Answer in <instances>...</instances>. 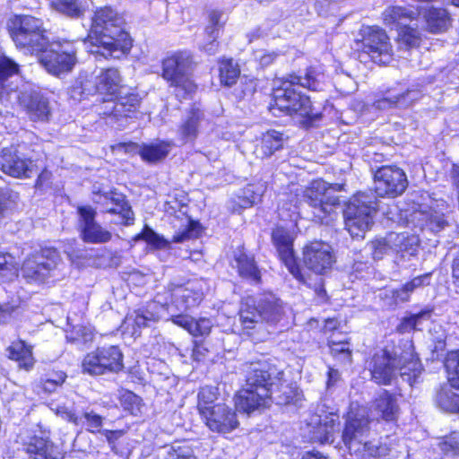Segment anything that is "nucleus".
Here are the masks:
<instances>
[{
    "mask_svg": "<svg viewBox=\"0 0 459 459\" xmlns=\"http://www.w3.org/2000/svg\"><path fill=\"white\" fill-rule=\"evenodd\" d=\"M283 372L267 362H252L246 375V385L235 396L238 411L250 413L260 407L267 406L272 401L289 403L290 395L281 394L284 387Z\"/></svg>",
    "mask_w": 459,
    "mask_h": 459,
    "instance_id": "obj_1",
    "label": "nucleus"
},
{
    "mask_svg": "<svg viewBox=\"0 0 459 459\" xmlns=\"http://www.w3.org/2000/svg\"><path fill=\"white\" fill-rule=\"evenodd\" d=\"M290 78L274 90L272 113L277 116L276 112L279 111L289 116L316 120L319 113L313 108L310 99L299 91L298 88L320 91L324 86L325 74L316 67H309L304 75H290Z\"/></svg>",
    "mask_w": 459,
    "mask_h": 459,
    "instance_id": "obj_2",
    "label": "nucleus"
},
{
    "mask_svg": "<svg viewBox=\"0 0 459 459\" xmlns=\"http://www.w3.org/2000/svg\"><path fill=\"white\" fill-rule=\"evenodd\" d=\"M124 18L114 9L104 7L92 18L91 32L95 35L94 48L90 51L104 58H120L132 47L129 34L123 29Z\"/></svg>",
    "mask_w": 459,
    "mask_h": 459,
    "instance_id": "obj_3",
    "label": "nucleus"
},
{
    "mask_svg": "<svg viewBox=\"0 0 459 459\" xmlns=\"http://www.w3.org/2000/svg\"><path fill=\"white\" fill-rule=\"evenodd\" d=\"M372 378L379 385H390L399 372L401 378L411 386L417 382L422 368L419 359L411 352H403L400 356L386 350L376 352L369 362Z\"/></svg>",
    "mask_w": 459,
    "mask_h": 459,
    "instance_id": "obj_4",
    "label": "nucleus"
},
{
    "mask_svg": "<svg viewBox=\"0 0 459 459\" xmlns=\"http://www.w3.org/2000/svg\"><path fill=\"white\" fill-rule=\"evenodd\" d=\"M9 35L17 49L26 55H38L48 46L41 19L29 14H15L7 22Z\"/></svg>",
    "mask_w": 459,
    "mask_h": 459,
    "instance_id": "obj_5",
    "label": "nucleus"
},
{
    "mask_svg": "<svg viewBox=\"0 0 459 459\" xmlns=\"http://www.w3.org/2000/svg\"><path fill=\"white\" fill-rule=\"evenodd\" d=\"M377 210V199L372 191L356 194L343 212L345 226L352 238H363L373 223Z\"/></svg>",
    "mask_w": 459,
    "mask_h": 459,
    "instance_id": "obj_6",
    "label": "nucleus"
},
{
    "mask_svg": "<svg viewBox=\"0 0 459 459\" xmlns=\"http://www.w3.org/2000/svg\"><path fill=\"white\" fill-rule=\"evenodd\" d=\"M192 70L193 58L187 51L177 52L162 62V76L175 88V94L178 99H186L197 88L191 78Z\"/></svg>",
    "mask_w": 459,
    "mask_h": 459,
    "instance_id": "obj_7",
    "label": "nucleus"
},
{
    "mask_svg": "<svg viewBox=\"0 0 459 459\" xmlns=\"http://www.w3.org/2000/svg\"><path fill=\"white\" fill-rule=\"evenodd\" d=\"M62 265L56 249L46 248L27 257L21 268L22 277L30 283H41L49 277L57 276Z\"/></svg>",
    "mask_w": 459,
    "mask_h": 459,
    "instance_id": "obj_8",
    "label": "nucleus"
},
{
    "mask_svg": "<svg viewBox=\"0 0 459 459\" xmlns=\"http://www.w3.org/2000/svg\"><path fill=\"white\" fill-rule=\"evenodd\" d=\"M340 185L332 186L324 180H315L304 192V200L313 209V214L321 223H328L326 217L332 214L333 207L340 204V199L333 193L340 190Z\"/></svg>",
    "mask_w": 459,
    "mask_h": 459,
    "instance_id": "obj_9",
    "label": "nucleus"
},
{
    "mask_svg": "<svg viewBox=\"0 0 459 459\" xmlns=\"http://www.w3.org/2000/svg\"><path fill=\"white\" fill-rule=\"evenodd\" d=\"M0 101L13 103L17 101L26 111L29 118L34 122H48L52 116L48 99L36 91H11L3 87Z\"/></svg>",
    "mask_w": 459,
    "mask_h": 459,
    "instance_id": "obj_10",
    "label": "nucleus"
},
{
    "mask_svg": "<svg viewBox=\"0 0 459 459\" xmlns=\"http://www.w3.org/2000/svg\"><path fill=\"white\" fill-rule=\"evenodd\" d=\"M76 48L69 41L49 43L37 56L48 73L58 75L69 72L77 62Z\"/></svg>",
    "mask_w": 459,
    "mask_h": 459,
    "instance_id": "obj_11",
    "label": "nucleus"
},
{
    "mask_svg": "<svg viewBox=\"0 0 459 459\" xmlns=\"http://www.w3.org/2000/svg\"><path fill=\"white\" fill-rule=\"evenodd\" d=\"M141 99L137 94L120 96L116 101H107L100 114L108 119V124L117 128L125 127L129 118H136Z\"/></svg>",
    "mask_w": 459,
    "mask_h": 459,
    "instance_id": "obj_12",
    "label": "nucleus"
},
{
    "mask_svg": "<svg viewBox=\"0 0 459 459\" xmlns=\"http://www.w3.org/2000/svg\"><path fill=\"white\" fill-rule=\"evenodd\" d=\"M375 193L381 197H396L408 186L403 170L396 166H383L374 173Z\"/></svg>",
    "mask_w": 459,
    "mask_h": 459,
    "instance_id": "obj_13",
    "label": "nucleus"
},
{
    "mask_svg": "<svg viewBox=\"0 0 459 459\" xmlns=\"http://www.w3.org/2000/svg\"><path fill=\"white\" fill-rule=\"evenodd\" d=\"M363 51L374 63L388 64L392 59V46L385 31L378 27L368 26L361 30Z\"/></svg>",
    "mask_w": 459,
    "mask_h": 459,
    "instance_id": "obj_14",
    "label": "nucleus"
},
{
    "mask_svg": "<svg viewBox=\"0 0 459 459\" xmlns=\"http://www.w3.org/2000/svg\"><path fill=\"white\" fill-rule=\"evenodd\" d=\"M21 149V146L4 148L0 154V169L13 178H30L34 169L33 161Z\"/></svg>",
    "mask_w": 459,
    "mask_h": 459,
    "instance_id": "obj_15",
    "label": "nucleus"
},
{
    "mask_svg": "<svg viewBox=\"0 0 459 459\" xmlns=\"http://www.w3.org/2000/svg\"><path fill=\"white\" fill-rule=\"evenodd\" d=\"M303 262L307 269L317 274H324L331 269L334 257L327 243L313 241L303 249Z\"/></svg>",
    "mask_w": 459,
    "mask_h": 459,
    "instance_id": "obj_16",
    "label": "nucleus"
},
{
    "mask_svg": "<svg viewBox=\"0 0 459 459\" xmlns=\"http://www.w3.org/2000/svg\"><path fill=\"white\" fill-rule=\"evenodd\" d=\"M272 240L277 249L281 261L289 272L299 281H303L301 270L297 264L293 251V238L283 227H277L272 232Z\"/></svg>",
    "mask_w": 459,
    "mask_h": 459,
    "instance_id": "obj_17",
    "label": "nucleus"
},
{
    "mask_svg": "<svg viewBox=\"0 0 459 459\" xmlns=\"http://www.w3.org/2000/svg\"><path fill=\"white\" fill-rule=\"evenodd\" d=\"M201 417L210 430L221 434L233 431L239 424L235 411L221 403H216Z\"/></svg>",
    "mask_w": 459,
    "mask_h": 459,
    "instance_id": "obj_18",
    "label": "nucleus"
},
{
    "mask_svg": "<svg viewBox=\"0 0 459 459\" xmlns=\"http://www.w3.org/2000/svg\"><path fill=\"white\" fill-rule=\"evenodd\" d=\"M81 235L83 241L88 243L100 244L111 239V233L105 230L95 221L96 212L91 206H80Z\"/></svg>",
    "mask_w": 459,
    "mask_h": 459,
    "instance_id": "obj_19",
    "label": "nucleus"
},
{
    "mask_svg": "<svg viewBox=\"0 0 459 459\" xmlns=\"http://www.w3.org/2000/svg\"><path fill=\"white\" fill-rule=\"evenodd\" d=\"M92 200L98 204L105 212L119 214L126 223L133 221V212L125 195L116 191L110 192H93Z\"/></svg>",
    "mask_w": 459,
    "mask_h": 459,
    "instance_id": "obj_20",
    "label": "nucleus"
},
{
    "mask_svg": "<svg viewBox=\"0 0 459 459\" xmlns=\"http://www.w3.org/2000/svg\"><path fill=\"white\" fill-rule=\"evenodd\" d=\"M410 221L421 230L438 233L448 226L445 214L428 205H420L410 215Z\"/></svg>",
    "mask_w": 459,
    "mask_h": 459,
    "instance_id": "obj_21",
    "label": "nucleus"
},
{
    "mask_svg": "<svg viewBox=\"0 0 459 459\" xmlns=\"http://www.w3.org/2000/svg\"><path fill=\"white\" fill-rule=\"evenodd\" d=\"M389 243L393 254H395L394 263L403 266L404 262L417 255L420 239L414 234L391 232L389 233Z\"/></svg>",
    "mask_w": 459,
    "mask_h": 459,
    "instance_id": "obj_22",
    "label": "nucleus"
},
{
    "mask_svg": "<svg viewBox=\"0 0 459 459\" xmlns=\"http://www.w3.org/2000/svg\"><path fill=\"white\" fill-rule=\"evenodd\" d=\"M204 298V292L197 282L187 286H178L171 293V302L178 310L186 311L198 306Z\"/></svg>",
    "mask_w": 459,
    "mask_h": 459,
    "instance_id": "obj_23",
    "label": "nucleus"
},
{
    "mask_svg": "<svg viewBox=\"0 0 459 459\" xmlns=\"http://www.w3.org/2000/svg\"><path fill=\"white\" fill-rule=\"evenodd\" d=\"M258 298H247L241 304L239 310V321L249 336H253L252 330L260 329L263 325L262 317L259 312Z\"/></svg>",
    "mask_w": 459,
    "mask_h": 459,
    "instance_id": "obj_24",
    "label": "nucleus"
},
{
    "mask_svg": "<svg viewBox=\"0 0 459 459\" xmlns=\"http://www.w3.org/2000/svg\"><path fill=\"white\" fill-rule=\"evenodd\" d=\"M421 91L415 87L408 88L405 91L395 93L388 91L387 96L375 101L377 109H388L392 108H406L420 96Z\"/></svg>",
    "mask_w": 459,
    "mask_h": 459,
    "instance_id": "obj_25",
    "label": "nucleus"
},
{
    "mask_svg": "<svg viewBox=\"0 0 459 459\" xmlns=\"http://www.w3.org/2000/svg\"><path fill=\"white\" fill-rule=\"evenodd\" d=\"M25 451L32 459H59L61 452L50 440L33 437L25 444Z\"/></svg>",
    "mask_w": 459,
    "mask_h": 459,
    "instance_id": "obj_26",
    "label": "nucleus"
},
{
    "mask_svg": "<svg viewBox=\"0 0 459 459\" xmlns=\"http://www.w3.org/2000/svg\"><path fill=\"white\" fill-rule=\"evenodd\" d=\"M259 312L262 320L277 323L284 316L282 302L273 293H265L258 297Z\"/></svg>",
    "mask_w": 459,
    "mask_h": 459,
    "instance_id": "obj_27",
    "label": "nucleus"
},
{
    "mask_svg": "<svg viewBox=\"0 0 459 459\" xmlns=\"http://www.w3.org/2000/svg\"><path fill=\"white\" fill-rule=\"evenodd\" d=\"M157 320L158 316L152 312L147 309H138L126 316L121 327L125 332L136 337L141 334L143 328L150 326L151 323Z\"/></svg>",
    "mask_w": 459,
    "mask_h": 459,
    "instance_id": "obj_28",
    "label": "nucleus"
},
{
    "mask_svg": "<svg viewBox=\"0 0 459 459\" xmlns=\"http://www.w3.org/2000/svg\"><path fill=\"white\" fill-rule=\"evenodd\" d=\"M372 411L377 419H382L385 421L395 420L399 412L396 398L384 390L375 400Z\"/></svg>",
    "mask_w": 459,
    "mask_h": 459,
    "instance_id": "obj_29",
    "label": "nucleus"
},
{
    "mask_svg": "<svg viewBox=\"0 0 459 459\" xmlns=\"http://www.w3.org/2000/svg\"><path fill=\"white\" fill-rule=\"evenodd\" d=\"M419 15L420 13L417 8L403 6H390L382 13L385 25L396 26L399 29L416 20Z\"/></svg>",
    "mask_w": 459,
    "mask_h": 459,
    "instance_id": "obj_30",
    "label": "nucleus"
},
{
    "mask_svg": "<svg viewBox=\"0 0 459 459\" xmlns=\"http://www.w3.org/2000/svg\"><path fill=\"white\" fill-rule=\"evenodd\" d=\"M8 358L14 360L20 369L30 371L32 369L35 359L32 348L22 340L13 342L7 348Z\"/></svg>",
    "mask_w": 459,
    "mask_h": 459,
    "instance_id": "obj_31",
    "label": "nucleus"
},
{
    "mask_svg": "<svg viewBox=\"0 0 459 459\" xmlns=\"http://www.w3.org/2000/svg\"><path fill=\"white\" fill-rule=\"evenodd\" d=\"M339 417L336 414L330 413L319 418L316 422V426L314 427L311 438L322 444L333 442V435L336 429V425L339 424Z\"/></svg>",
    "mask_w": 459,
    "mask_h": 459,
    "instance_id": "obj_32",
    "label": "nucleus"
},
{
    "mask_svg": "<svg viewBox=\"0 0 459 459\" xmlns=\"http://www.w3.org/2000/svg\"><path fill=\"white\" fill-rule=\"evenodd\" d=\"M98 92L101 94L115 95L121 86V75L117 69H102L96 75Z\"/></svg>",
    "mask_w": 459,
    "mask_h": 459,
    "instance_id": "obj_33",
    "label": "nucleus"
},
{
    "mask_svg": "<svg viewBox=\"0 0 459 459\" xmlns=\"http://www.w3.org/2000/svg\"><path fill=\"white\" fill-rule=\"evenodd\" d=\"M204 113L199 108H192L183 119L178 132L184 142L193 141L196 138Z\"/></svg>",
    "mask_w": 459,
    "mask_h": 459,
    "instance_id": "obj_34",
    "label": "nucleus"
},
{
    "mask_svg": "<svg viewBox=\"0 0 459 459\" xmlns=\"http://www.w3.org/2000/svg\"><path fill=\"white\" fill-rule=\"evenodd\" d=\"M428 29L432 33L446 31L450 26L448 12L443 8H429L424 14Z\"/></svg>",
    "mask_w": 459,
    "mask_h": 459,
    "instance_id": "obj_35",
    "label": "nucleus"
},
{
    "mask_svg": "<svg viewBox=\"0 0 459 459\" xmlns=\"http://www.w3.org/2000/svg\"><path fill=\"white\" fill-rule=\"evenodd\" d=\"M98 92L96 76L88 74H80L71 88V97L81 100Z\"/></svg>",
    "mask_w": 459,
    "mask_h": 459,
    "instance_id": "obj_36",
    "label": "nucleus"
},
{
    "mask_svg": "<svg viewBox=\"0 0 459 459\" xmlns=\"http://www.w3.org/2000/svg\"><path fill=\"white\" fill-rule=\"evenodd\" d=\"M235 262L241 277L255 283L259 282L260 272L253 256L247 255L243 250H239L235 254Z\"/></svg>",
    "mask_w": 459,
    "mask_h": 459,
    "instance_id": "obj_37",
    "label": "nucleus"
},
{
    "mask_svg": "<svg viewBox=\"0 0 459 459\" xmlns=\"http://www.w3.org/2000/svg\"><path fill=\"white\" fill-rule=\"evenodd\" d=\"M51 6L56 12L70 17H82L88 8L87 0H53Z\"/></svg>",
    "mask_w": 459,
    "mask_h": 459,
    "instance_id": "obj_38",
    "label": "nucleus"
},
{
    "mask_svg": "<svg viewBox=\"0 0 459 459\" xmlns=\"http://www.w3.org/2000/svg\"><path fill=\"white\" fill-rule=\"evenodd\" d=\"M452 387L451 385L441 387L436 394L435 403L442 411L456 413L459 412V394Z\"/></svg>",
    "mask_w": 459,
    "mask_h": 459,
    "instance_id": "obj_39",
    "label": "nucleus"
},
{
    "mask_svg": "<svg viewBox=\"0 0 459 459\" xmlns=\"http://www.w3.org/2000/svg\"><path fill=\"white\" fill-rule=\"evenodd\" d=\"M102 364L107 366L108 372H118L123 368V355L117 346L97 348Z\"/></svg>",
    "mask_w": 459,
    "mask_h": 459,
    "instance_id": "obj_40",
    "label": "nucleus"
},
{
    "mask_svg": "<svg viewBox=\"0 0 459 459\" xmlns=\"http://www.w3.org/2000/svg\"><path fill=\"white\" fill-rule=\"evenodd\" d=\"M285 138L282 133L268 130L262 135L260 150L264 156L269 157L282 148Z\"/></svg>",
    "mask_w": 459,
    "mask_h": 459,
    "instance_id": "obj_41",
    "label": "nucleus"
},
{
    "mask_svg": "<svg viewBox=\"0 0 459 459\" xmlns=\"http://www.w3.org/2000/svg\"><path fill=\"white\" fill-rule=\"evenodd\" d=\"M220 80L225 86H232L239 77L240 70L233 59H222L219 62Z\"/></svg>",
    "mask_w": 459,
    "mask_h": 459,
    "instance_id": "obj_42",
    "label": "nucleus"
},
{
    "mask_svg": "<svg viewBox=\"0 0 459 459\" xmlns=\"http://www.w3.org/2000/svg\"><path fill=\"white\" fill-rule=\"evenodd\" d=\"M118 398L122 408L130 414L138 416L142 413L144 403L143 399L134 393L128 390H121Z\"/></svg>",
    "mask_w": 459,
    "mask_h": 459,
    "instance_id": "obj_43",
    "label": "nucleus"
},
{
    "mask_svg": "<svg viewBox=\"0 0 459 459\" xmlns=\"http://www.w3.org/2000/svg\"><path fill=\"white\" fill-rule=\"evenodd\" d=\"M169 152V145L166 143L144 145L139 153L147 162H157L163 160Z\"/></svg>",
    "mask_w": 459,
    "mask_h": 459,
    "instance_id": "obj_44",
    "label": "nucleus"
},
{
    "mask_svg": "<svg viewBox=\"0 0 459 459\" xmlns=\"http://www.w3.org/2000/svg\"><path fill=\"white\" fill-rule=\"evenodd\" d=\"M82 371L91 376H99L107 373V366L102 364L98 349L89 352L82 362Z\"/></svg>",
    "mask_w": 459,
    "mask_h": 459,
    "instance_id": "obj_45",
    "label": "nucleus"
},
{
    "mask_svg": "<svg viewBox=\"0 0 459 459\" xmlns=\"http://www.w3.org/2000/svg\"><path fill=\"white\" fill-rule=\"evenodd\" d=\"M82 371L91 376H99L107 373V366L102 364L98 349L89 352L82 362Z\"/></svg>",
    "mask_w": 459,
    "mask_h": 459,
    "instance_id": "obj_46",
    "label": "nucleus"
},
{
    "mask_svg": "<svg viewBox=\"0 0 459 459\" xmlns=\"http://www.w3.org/2000/svg\"><path fill=\"white\" fill-rule=\"evenodd\" d=\"M430 343L429 348L431 351V359H437L446 350V334L440 325L434 326L429 330Z\"/></svg>",
    "mask_w": 459,
    "mask_h": 459,
    "instance_id": "obj_47",
    "label": "nucleus"
},
{
    "mask_svg": "<svg viewBox=\"0 0 459 459\" xmlns=\"http://www.w3.org/2000/svg\"><path fill=\"white\" fill-rule=\"evenodd\" d=\"M18 200V193L0 188V219L9 216L17 208Z\"/></svg>",
    "mask_w": 459,
    "mask_h": 459,
    "instance_id": "obj_48",
    "label": "nucleus"
},
{
    "mask_svg": "<svg viewBox=\"0 0 459 459\" xmlns=\"http://www.w3.org/2000/svg\"><path fill=\"white\" fill-rule=\"evenodd\" d=\"M218 399L217 388L213 386H204L198 393L197 409L200 415H203L215 406Z\"/></svg>",
    "mask_w": 459,
    "mask_h": 459,
    "instance_id": "obj_49",
    "label": "nucleus"
},
{
    "mask_svg": "<svg viewBox=\"0 0 459 459\" xmlns=\"http://www.w3.org/2000/svg\"><path fill=\"white\" fill-rule=\"evenodd\" d=\"M93 331L89 326L75 325L69 331H66V340L72 343L87 344L93 339Z\"/></svg>",
    "mask_w": 459,
    "mask_h": 459,
    "instance_id": "obj_50",
    "label": "nucleus"
},
{
    "mask_svg": "<svg viewBox=\"0 0 459 459\" xmlns=\"http://www.w3.org/2000/svg\"><path fill=\"white\" fill-rule=\"evenodd\" d=\"M445 367L448 374L450 385L454 388L459 389V351H452L447 354Z\"/></svg>",
    "mask_w": 459,
    "mask_h": 459,
    "instance_id": "obj_51",
    "label": "nucleus"
},
{
    "mask_svg": "<svg viewBox=\"0 0 459 459\" xmlns=\"http://www.w3.org/2000/svg\"><path fill=\"white\" fill-rule=\"evenodd\" d=\"M19 72V65L15 63L13 59L5 56H0V84L3 87H6L9 91H17L16 89L9 88V86L4 85V82L8 80V78L13 75L18 74ZM2 90H0L1 91Z\"/></svg>",
    "mask_w": 459,
    "mask_h": 459,
    "instance_id": "obj_52",
    "label": "nucleus"
},
{
    "mask_svg": "<svg viewBox=\"0 0 459 459\" xmlns=\"http://www.w3.org/2000/svg\"><path fill=\"white\" fill-rule=\"evenodd\" d=\"M398 30V39L401 45H404L409 48L419 46L420 41V33L417 28L406 24Z\"/></svg>",
    "mask_w": 459,
    "mask_h": 459,
    "instance_id": "obj_53",
    "label": "nucleus"
},
{
    "mask_svg": "<svg viewBox=\"0 0 459 459\" xmlns=\"http://www.w3.org/2000/svg\"><path fill=\"white\" fill-rule=\"evenodd\" d=\"M222 13L217 11H212L209 14L208 25L205 27L204 35L208 39H218L220 31L223 27L221 22Z\"/></svg>",
    "mask_w": 459,
    "mask_h": 459,
    "instance_id": "obj_54",
    "label": "nucleus"
},
{
    "mask_svg": "<svg viewBox=\"0 0 459 459\" xmlns=\"http://www.w3.org/2000/svg\"><path fill=\"white\" fill-rule=\"evenodd\" d=\"M140 238L154 248L167 249L169 247V241L157 234L151 228L145 227L142 231Z\"/></svg>",
    "mask_w": 459,
    "mask_h": 459,
    "instance_id": "obj_55",
    "label": "nucleus"
},
{
    "mask_svg": "<svg viewBox=\"0 0 459 459\" xmlns=\"http://www.w3.org/2000/svg\"><path fill=\"white\" fill-rule=\"evenodd\" d=\"M15 276L13 257L8 254H0V281H11Z\"/></svg>",
    "mask_w": 459,
    "mask_h": 459,
    "instance_id": "obj_56",
    "label": "nucleus"
},
{
    "mask_svg": "<svg viewBox=\"0 0 459 459\" xmlns=\"http://www.w3.org/2000/svg\"><path fill=\"white\" fill-rule=\"evenodd\" d=\"M331 354L343 364L351 362V351L347 342H330Z\"/></svg>",
    "mask_w": 459,
    "mask_h": 459,
    "instance_id": "obj_57",
    "label": "nucleus"
},
{
    "mask_svg": "<svg viewBox=\"0 0 459 459\" xmlns=\"http://www.w3.org/2000/svg\"><path fill=\"white\" fill-rule=\"evenodd\" d=\"M262 194L261 187H257L254 185H248L242 190V196H238L239 198V205L242 208H247L252 206L255 204Z\"/></svg>",
    "mask_w": 459,
    "mask_h": 459,
    "instance_id": "obj_58",
    "label": "nucleus"
},
{
    "mask_svg": "<svg viewBox=\"0 0 459 459\" xmlns=\"http://www.w3.org/2000/svg\"><path fill=\"white\" fill-rule=\"evenodd\" d=\"M439 449L447 455H459V433L453 432L438 444Z\"/></svg>",
    "mask_w": 459,
    "mask_h": 459,
    "instance_id": "obj_59",
    "label": "nucleus"
},
{
    "mask_svg": "<svg viewBox=\"0 0 459 459\" xmlns=\"http://www.w3.org/2000/svg\"><path fill=\"white\" fill-rule=\"evenodd\" d=\"M166 459H196L192 448L186 444L176 443L168 451Z\"/></svg>",
    "mask_w": 459,
    "mask_h": 459,
    "instance_id": "obj_60",
    "label": "nucleus"
},
{
    "mask_svg": "<svg viewBox=\"0 0 459 459\" xmlns=\"http://www.w3.org/2000/svg\"><path fill=\"white\" fill-rule=\"evenodd\" d=\"M20 303L19 300H13L0 305V324L9 323L18 314Z\"/></svg>",
    "mask_w": 459,
    "mask_h": 459,
    "instance_id": "obj_61",
    "label": "nucleus"
},
{
    "mask_svg": "<svg viewBox=\"0 0 459 459\" xmlns=\"http://www.w3.org/2000/svg\"><path fill=\"white\" fill-rule=\"evenodd\" d=\"M81 418L84 420L88 431L100 433L103 430L101 429L103 418L93 411L84 412Z\"/></svg>",
    "mask_w": 459,
    "mask_h": 459,
    "instance_id": "obj_62",
    "label": "nucleus"
},
{
    "mask_svg": "<svg viewBox=\"0 0 459 459\" xmlns=\"http://www.w3.org/2000/svg\"><path fill=\"white\" fill-rule=\"evenodd\" d=\"M372 250L374 259H382L384 255L393 254L391 244L389 243V234L385 238L376 239L372 242Z\"/></svg>",
    "mask_w": 459,
    "mask_h": 459,
    "instance_id": "obj_63",
    "label": "nucleus"
},
{
    "mask_svg": "<svg viewBox=\"0 0 459 459\" xmlns=\"http://www.w3.org/2000/svg\"><path fill=\"white\" fill-rule=\"evenodd\" d=\"M200 233V227L197 222L189 221L186 228L181 232L173 236L172 241L175 243L184 242L187 239L197 238Z\"/></svg>",
    "mask_w": 459,
    "mask_h": 459,
    "instance_id": "obj_64",
    "label": "nucleus"
}]
</instances>
